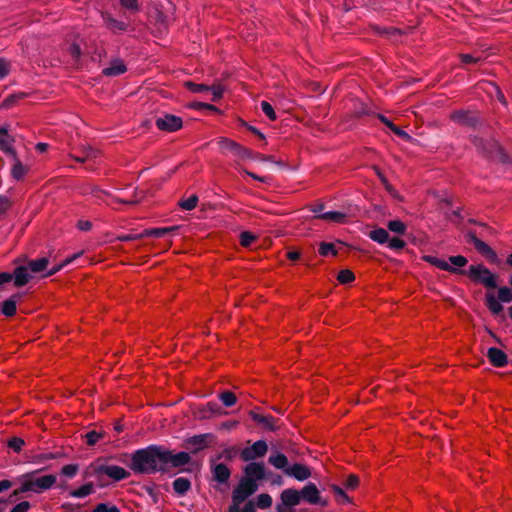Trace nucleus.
<instances>
[{
  "instance_id": "412c9836",
  "label": "nucleus",
  "mask_w": 512,
  "mask_h": 512,
  "mask_svg": "<svg viewBox=\"0 0 512 512\" xmlns=\"http://www.w3.org/2000/svg\"><path fill=\"white\" fill-rule=\"evenodd\" d=\"M472 142L478 152L486 157H490L497 147V143L495 141H485L478 137H474Z\"/></svg>"
},
{
  "instance_id": "338daca9",
  "label": "nucleus",
  "mask_w": 512,
  "mask_h": 512,
  "mask_svg": "<svg viewBox=\"0 0 512 512\" xmlns=\"http://www.w3.org/2000/svg\"><path fill=\"white\" fill-rule=\"evenodd\" d=\"M10 72V64L3 58H0V79L5 78Z\"/></svg>"
},
{
  "instance_id": "6ab92c4d",
  "label": "nucleus",
  "mask_w": 512,
  "mask_h": 512,
  "mask_svg": "<svg viewBox=\"0 0 512 512\" xmlns=\"http://www.w3.org/2000/svg\"><path fill=\"white\" fill-rule=\"evenodd\" d=\"M14 142L15 139L8 133V128L0 127V150L7 155L15 156Z\"/></svg>"
},
{
  "instance_id": "69168bd1",
  "label": "nucleus",
  "mask_w": 512,
  "mask_h": 512,
  "mask_svg": "<svg viewBox=\"0 0 512 512\" xmlns=\"http://www.w3.org/2000/svg\"><path fill=\"white\" fill-rule=\"evenodd\" d=\"M106 195H107L106 192H104L100 189H97V188H93L91 191V197L93 198L94 202H96V203H100V202L104 201V198Z\"/></svg>"
},
{
  "instance_id": "6e6d98bb",
  "label": "nucleus",
  "mask_w": 512,
  "mask_h": 512,
  "mask_svg": "<svg viewBox=\"0 0 512 512\" xmlns=\"http://www.w3.org/2000/svg\"><path fill=\"white\" fill-rule=\"evenodd\" d=\"M209 87H210L209 91H211V93H212L211 101H213V102L219 101L223 97V93H224L223 86L221 84H214Z\"/></svg>"
},
{
  "instance_id": "e2e57ef3",
  "label": "nucleus",
  "mask_w": 512,
  "mask_h": 512,
  "mask_svg": "<svg viewBox=\"0 0 512 512\" xmlns=\"http://www.w3.org/2000/svg\"><path fill=\"white\" fill-rule=\"evenodd\" d=\"M358 485H359V478L355 474H350L344 483L345 488L351 489V490L357 488Z\"/></svg>"
},
{
  "instance_id": "c756f323",
  "label": "nucleus",
  "mask_w": 512,
  "mask_h": 512,
  "mask_svg": "<svg viewBox=\"0 0 512 512\" xmlns=\"http://www.w3.org/2000/svg\"><path fill=\"white\" fill-rule=\"evenodd\" d=\"M49 264L48 257H41L33 260H29L27 266L33 273H40L47 269Z\"/></svg>"
},
{
  "instance_id": "5fc2aeb1",
  "label": "nucleus",
  "mask_w": 512,
  "mask_h": 512,
  "mask_svg": "<svg viewBox=\"0 0 512 512\" xmlns=\"http://www.w3.org/2000/svg\"><path fill=\"white\" fill-rule=\"evenodd\" d=\"M498 300L500 302L509 303L512 301V290L506 286L500 287L498 290Z\"/></svg>"
},
{
  "instance_id": "dca6fc26",
  "label": "nucleus",
  "mask_w": 512,
  "mask_h": 512,
  "mask_svg": "<svg viewBox=\"0 0 512 512\" xmlns=\"http://www.w3.org/2000/svg\"><path fill=\"white\" fill-rule=\"evenodd\" d=\"M249 416L257 424L261 425L265 430L276 431L278 429L279 419L271 415H261L256 410L249 411Z\"/></svg>"
},
{
  "instance_id": "4c0bfd02",
  "label": "nucleus",
  "mask_w": 512,
  "mask_h": 512,
  "mask_svg": "<svg viewBox=\"0 0 512 512\" xmlns=\"http://www.w3.org/2000/svg\"><path fill=\"white\" fill-rule=\"evenodd\" d=\"M387 228L398 235H404L407 230V226L401 220H391L387 223Z\"/></svg>"
},
{
  "instance_id": "f704fd0d",
  "label": "nucleus",
  "mask_w": 512,
  "mask_h": 512,
  "mask_svg": "<svg viewBox=\"0 0 512 512\" xmlns=\"http://www.w3.org/2000/svg\"><path fill=\"white\" fill-rule=\"evenodd\" d=\"M486 305L491 313L495 315H498L503 310V306L501 305L498 298L491 294L487 295L486 297Z\"/></svg>"
},
{
  "instance_id": "473e14b6",
  "label": "nucleus",
  "mask_w": 512,
  "mask_h": 512,
  "mask_svg": "<svg viewBox=\"0 0 512 512\" xmlns=\"http://www.w3.org/2000/svg\"><path fill=\"white\" fill-rule=\"evenodd\" d=\"M26 97H27V93H25V92H18V93L11 94L3 100L1 107L5 108V109H9V108L13 107L19 100H22Z\"/></svg>"
},
{
  "instance_id": "603ef678",
  "label": "nucleus",
  "mask_w": 512,
  "mask_h": 512,
  "mask_svg": "<svg viewBox=\"0 0 512 512\" xmlns=\"http://www.w3.org/2000/svg\"><path fill=\"white\" fill-rule=\"evenodd\" d=\"M237 452L238 448L235 446L226 447L225 449H223L221 454L217 456V459L224 458L227 461H231L236 456Z\"/></svg>"
},
{
  "instance_id": "a18cd8bd",
  "label": "nucleus",
  "mask_w": 512,
  "mask_h": 512,
  "mask_svg": "<svg viewBox=\"0 0 512 512\" xmlns=\"http://www.w3.org/2000/svg\"><path fill=\"white\" fill-rule=\"evenodd\" d=\"M198 196L197 195H191L187 199H183L179 202V206L184 210H193L197 204H198Z\"/></svg>"
},
{
  "instance_id": "c9c22d12",
  "label": "nucleus",
  "mask_w": 512,
  "mask_h": 512,
  "mask_svg": "<svg viewBox=\"0 0 512 512\" xmlns=\"http://www.w3.org/2000/svg\"><path fill=\"white\" fill-rule=\"evenodd\" d=\"M218 398L225 407H232L237 403L236 395L229 390L221 392Z\"/></svg>"
},
{
  "instance_id": "58836bf2",
  "label": "nucleus",
  "mask_w": 512,
  "mask_h": 512,
  "mask_svg": "<svg viewBox=\"0 0 512 512\" xmlns=\"http://www.w3.org/2000/svg\"><path fill=\"white\" fill-rule=\"evenodd\" d=\"M331 490L333 491V493L335 495V499H336L337 503L346 504V503L351 502L350 497L345 493V491L341 487H339L337 485H332Z\"/></svg>"
},
{
  "instance_id": "6e6552de",
  "label": "nucleus",
  "mask_w": 512,
  "mask_h": 512,
  "mask_svg": "<svg viewBox=\"0 0 512 512\" xmlns=\"http://www.w3.org/2000/svg\"><path fill=\"white\" fill-rule=\"evenodd\" d=\"M301 496L299 490L288 488L281 492L280 503L276 505V512H293L292 507L299 505Z\"/></svg>"
},
{
  "instance_id": "20e7f679",
  "label": "nucleus",
  "mask_w": 512,
  "mask_h": 512,
  "mask_svg": "<svg viewBox=\"0 0 512 512\" xmlns=\"http://www.w3.org/2000/svg\"><path fill=\"white\" fill-rule=\"evenodd\" d=\"M217 144L220 152L224 155L230 154L234 157L236 163L248 160L253 156V151L251 149L242 146L230 138L220 137L217 140Z\"/></svg>"
},
{
  "instance_id": "f03ea898",
  "label": "nucleus",
  "mask_w": 512,
  "mask_h": 512,
  "mask_svg": "<svg viewBox=\"0 0 512 512\" xmlns=\"http://www.w3.org/2000/svg\"><path fill=\"white\" fill-rule=\"evenodd\" d=\"M40 471L35 470L19 476L18 482L20 486L14 490L13 496L28 492L40 494L51 489L56 483V476L52 474L39 476Z\"/></svg>"
},
{
  "instance_id": "b1692460",
  "label": "nucleus",
  "mask_w": 512,
  "mask_h": 512,
  "mask_svg": "<svg viewBox=\"0 0 512 512\" xmlns=\"http://www.w3.org/2000/svg\"><path fill=\"white\" fill-rule=\"evenodd\" d=\"M268 463L275 467L276 469L283 470L284 473L285 470L289 468L287 456L278 451L269 456Z\"/></svg>"
},
{
  "instance_id": "a878e982",
  "label": "nucleus",
  "mask_w": 512,
  "mask_h": 512,
  "mask_svg": "<svg viewBox=\"0 0 512 512\" xmlns=\"http://www.w3.org/2000/svg\"><path fill=\"white\" fill-rule=\"evenodd\" d=\"M318 219L342 224L347 221V215L339 211H329L315 216Z\"/></svg>"
},
{
  "instance_id": "79ce46f5",
  "label": "nucleus",
  "mask_w": 512,
  "mask_h": 512,
  "mask_svg": "<svg viewBox=\"0 0 512 512\" xmlns=\"http://www.w3.org/2000/svg\"><path fill=\"white\" fill-rule=\"evenodd\" d=\"M80 255V253H77V254H74L73 256L71 257H68L66 258L64 261H62L60 264H57L55 266H53L47 273H46V276H52L54 274H56L57 272H59L62 268H64L65 266H67L68 264H70L72 261H74L78 256Z\"/></svg>"
},
{
  "instance_id": "7c9ffc66",
  "label": "nucleus",
  "mask_w": 512,
  "mask_h": 512,
  "mask_svg": "<svg viewBox=\"0 0 512 512\" xmlns=\"http://www.w3.org/2000/svg\"><path fill=\"white\" fill-rule=\"evenodd\" d=\"M371 240L379 243V244H385L389 240V233L384 228H375L371 230L368 234Z\"/></svg>"
},
{
  "instance_id": "9b49d317",
  "label": "nucleus",
  "mask_w": 512,
  "mask_h": 512,
  "mask_svg": "<svg viewBox=\"0 0 512 512\" xmlns=\"http://www.w3.org/2000/svg\"><path fill=\"white\" fill-rule=\"evenodd\" d=\"M299 493L301 500H304L311 505H320L322 507H326L328 505L327 501L322 499L317 486L312 482L306 484L301 490H299Z\"/></svg>"
},
{
  "instance_id": "7ed1b4c3",
  "label": "nucleus",
  "mask_w": 512,
  "mask_h": 512,
  "mask_svg": "<svg viewBox=\"0 0 512 512\" xmlns=\"http://www.w3.org/2000/svg\"><path fill=\"white\" fill-rule=\"evenodd\" d=\"M259 485L247 479H240L232 491V503L228 512H255V503L248 500L241 508L240 505L258 490Z\"/></svg>"
},
{
  "instance_id": "f3484780",
  "label": "nucleus",
  "mask_w": 512,
  "mask_h": 512,
  "mask_svg": "<svg viewBox=\"0 0 512 512\" xmlns=\"http://www.w3.org/2000/svg\"><path fill=\"white\" fill-rule=\"evenodd\" d=\"M213 438L214 436L211 433L194 435L185 440V445L187 448H192L193 453H196L208 447L207 439L212 440Z\"/></svg>"
},
{
  "instance_id": "c85d7f7f",
  "label": "nucleus",
  "mask_w": 512,
  "mask_h": 512,
  "mask_svg": "<svg viewBox=\"0 0 512 512\" xmlns=\"http://www.w3.org/2000/svg\"><path fill=\"white\" fill-rule=\"evenodd\" d=\"M95 492V487L92 482L85 483L77 489L69 492V496L73 498H85Z\"/></svg>"
},
{
  "instance_id": "4468645a",
  "label": "nucleus",
  "mask_w": 512,
  "mask_h": 512,
  "mask_svg": "<svg viewBox=\"0 0 512 512\" xmlns=\"http://www.w3.org/2000/svg\"><path fill=\"white\" fill-rule=\"evenodd\" d=\"M210 470L212 474L213 481L217 482L218 484H227L230 477H231V471L228 468L226 464L218 463L215 464L214 460H210Z\"/></svg>"
},
{
  "instance_id": "ea45409f",
  "label": "nucleus",
  "mask_w": 512,
  "mask_h": 512,
  "mask_svg": "<svg viewBox=\"0 0 512 512\" xmlns=\"http://www.w3.org/2000/svg\"><path fill=\"white\" fill-rule=\"evenodd\" d=\"M272 497L267 493L259 494L256 498L255 508L258 507L260 509L270 508L272 505Z\"/></svg>"
},
{
  "instance_id": "72a5a7b5",
  "label": "nucleus",
  "mask_w": 512,
  "mask_h": 512,
  "mask_svg": "<svg viewBox=\"0 0 512 512\" xmlns=\"http://www.w3.org/2000/svg\"><path fill=\"white\" fill-rule=\"evenodd\" d=\"M97 156H98V151L93 149L90 146L84 148L83 154L80 156L70 155V157L73 158L78 163H85L90 159L96 158Z\"/></svg>"
},
{
  "instance_id": "bf43d9fd",
  "label": "nucleus",
  "mask_w": 512,
  "mask_h": 512,
  "mask_svg": "<svg viewBox=\"0 0 512 512\" xmlns=\"http://www.w3.org/2000/svg\"><path fill=\"white\" fill-rule=\"evenodd\" d=\"M119 1H120L121 6L127 10H130L133 12H138L140 10L138 0H119Z\"/></svg>"
},
{
  "instance_id": "1a4fd4ad",
  "label": "nucleus",
  "mask_w": 512,
  "mask_h": 512,
  "mask_svg": "<svg viewBox=\"0 0 512 512\" xmlns=\"http://www.w3.org/2000/svg\"><path fill=\"white\" fill-rule=\"evenodd\" d=\"M267 452V442L265 440H258L240 451V459L244 462H255L254 460L264 457Z\"/></svg>"
},
{
  "instance_id": "39448f33",
  "label": "nucleus",
  "mask_w": 512,
  "mask_h": 512,
  "mask_svg": "<svg viewBox=\"0 0 512 512\" xmlns=\"http://www.w3.org/2000/svg\"><path fill=\"white\" fill-rule=\"evenodd\" d=\"M422 259L441 270L456 274H464L465 270L459 268L466 266L468 263L467 258L462 255L450 256L449 262L432 255H424Z\"/></svg>"
},
{
  "instance_id": "e433bc0d",
  "label": "nucleus",
  "mask_w": 512,
  "mask_h": 512,
  "mask_svg": "<svg viewBox=\"0 0 512 512\" xmlns=\"http://www.w3.org/2000/svg\"><path fill=\"white\" fill-rule=\"evenodd\" d=\"M176 230V227L152 228L144 231L145 236L160 238Z\"/></svg>"
},
{
  "instance_id": "a19ab883",
  "label": "nucleus",
  "mask_w": 512,
  "mask_h": 512,
  "mask_svg": "<svg viewBox=\"0 0 512 512\" xmlns=\"http://www.w3.org/2000/svg\"><path fill=\"white\" fill-rule=\"evenodd\" d=\"M86 444L89 446L95 445L98 441L104 438V433L92 430L84 435Z\"/></svg>"
},
{
  "instance_id": "0eeeda50",
  "label": "nucleus",
  "mask_w": 512,
  "mask_h": 512,
  "mask_svg": "<svg viewBox=\"0 0 512 512\" xmlns=\"http://www.w3.org/2000/svg\"><path fill=\"white\" fill-rule=\"evenodd\" d=\"M464 275H467L472 282L482 284L486 288L497 287V276L482 264L470 265Z\"/></svg>"
},
{
  "instance_id": "0e129e2a",
  "label": "nucleus",
  "mask_w": 512,
  "mask_h": 512,
  "mask_svg": "<svg viewBox=\"0 0 512 512\" xmlns=\"http://www.w3.org/2000/svg\"><path fill=\"white\" fill-rule=\"evenodd\" d=\"M203 411H207L211 414L220 415L221 414V407L216 402H208Z\"/></svg>"
},
{
  "instance_id": "cd10ccee",
  "label": "nucleus",
  "mask_w": 512,
  "mask_h": 512,
  "mask_svg": "<svg viewBox=\"0 0 512 512\" xmlns=\"http://www.w3.org/2000/svg\"><path fill=\"white\" fill-rule=\"evenodd\" d=\"M106 27L112 32H122L127 30V24L113 18L111 15H103Z\"/></svg>"
},
{
  "instance_id": "8fccbe9b",
  "label": "nucleus",
  "mask_w": 512,
  "mask_h": 512,
  "mask_svg": "<svg viewBox=\"0 0 512 512\" xmlns=\"http://www.w3.org/2000/svg\"><path fill=\"white\" fill-rule=\"evenodd\" d=\"M319 254L323 257H326L328 255H336L337 251L335 249L334 244L332 243H326L322 242L319 247Z\"/></svg>"
},
{
  "instance_id": "f257e3e1",
  "label": "nucleus",
  "mask_w": 512,
  "mask_h": 512,
  "mask_svg": "<svg viewBox=\"0 0 512 512\" xmlns=\"http://www.w3.org/2000/svg\"><path fill=\"white\" fill-rule=\"evenodd\" d=\"M191 461L188 452L173 453L161 445H149L132 453L129 468L136 474L165 473L170 468H180Z\"/></svg>"
},
{
  "instance_id": "c03bdc74",
  "label": "nucleus",
  "mask_w": 512,
  "mask_h": 512,
  "mask_svg": "<svg viewBox=\"0 0 512 512\" xmlns=\"http://www.w3.org/2000/svg\"><path fill=\"white\" fill-rule=\"evenodd\" d=\"M184 86L192 93H202L210 90L208 85L202 83H194L192 81H186Z\"/></svg>"
},
{
  "instance_id": "13d9d810",
  "label": "nucleus",
  "mask_w": 512,
  "mask_h": 512,
  "mask_svg": "<svg viewBox=\"0 0 512 512\" xmlns=\"http://www.w3.org/2000/svg\"><path fill=\"white\" fill-rule=\"evenodd\" d=\"M387 244L392 250H401L406 246V242L398 237H389Z\"/></svg>"
},
{
  "instance_id": "680f3d73",
  "label": "nucleus",
  "mask_w": 512,
  "mask_h": 512,
  "mask_svg": "<svg viewBox=\"0 0 512 512\" xmlns=\"http://www.w3.org/2000/svg\"><path fill=\"white\" fill-rule=\"evenodd\" d=\"M12 206L10 198L0 195V216L5 214Z\"/></svg>"
},
{
  "instance_id": "423d86ee",
  "label": "nucleus",
  "mask_w": 512,
  "mask_h": 512,
  "mask_svg": "<svg viewBox=\"0 0 512 512\" xmlns=\"http://www.w3.org/2000/svg\"><path fill=\"white\" fill-rule=\"evenodd\" d=\"M93 470V475L102 482V477L107 476L113 482H118L127 479L130 473L123 467L112 464L93 463L90 465Z\"/></svg>"
},
{
  "instance_id": "2eb2a0df",
  "label": "nucleus",
  "mask_w": 512,
  "mask_h": 512,
  "mask_svg": "<svg viewBox=\"0 0 512 512\" xmlns=\"http://www.w3.org/2000/svg\"><path fill=\"white\" fill-rule=\"evenodd\" d=\"M450 119L460 125L474 127L478 123V117L468 110H457L450 114Z\"/></svg>"
},
{
  "instance_id": "ddd939ff",
  "label": "nucleus",
  "mask_w": 512,
  "mask_h": 512,
  "mask_svg": "<svg viewBox=\"0 0 512 512\" xmlns=\"http://www.w3.org/2000/svg\"><path fill=\"white\" fill-rule=\"evenodd\" d=\"M468 238H469V242H471L474 245L475 249L480 254L485 256L490 262L497 263L498 256H497L496 252L488 244H486L484 241L479 239L475 235V233H472V232H470L468 234Z\"/></svg>"
},
{
  "instance_id": "3c124183",
  "label": "nucleus",
  "mask_w": 512,
  "mask_h": 512,
  "mask_svg": "<svg viewBox=\"0 0 512 512\" xmlns=\"http://www.w3.org/2000/svg\"><path fill=\"white\" fill-rule=\"evenodd\" d=\"M260 105L263 113L269 118V120L275 121L277 119L276 112L269 102L262 101Z\"/></svg>"
},
{
  "instance_id": "49530a36",
  "label": "nucleus",
  "mask_w": 512,
  "mask_h": 512,
  "mask_svg": "<svg viewBox=\"0 0 512 512\" xmlns=\"http://www.w3.org/2000/svg\"><path fill=\"white\" fill-rule=\"evenodd\" d=\"M354 279H355V275L349 269H343V270L339 271V273L337 275V280L341 284H349L352 281H354Z\"/></svg>"
},
{
  "instance_id": "9d476101",
  "label": "nucleus",
  "mask_w": 512,
  "mask_h": 512,
  "mask_svg": "<svg viewBox=\"0 0 512 512\" xmlns=\"http://www.w3.org/2000/svg\"><path fill=\"white\" fill-rule=\"evenodd\" d=\"M155 125L160 131L175 132L182 128V118L173 114L165 113L155 120Z\"/></svg>"
},
{
  "instance_id": "774afa93",
  "label": "nucleus",
  "mask_w": 512,
  "mask_h": 512,
  "mask_svg": "<svg viewBox=\"0 0 512 512\" xmlns=\"http://www.w3.org/2000/svg\"><path fill=\"white\" fill-rule=\"evenodd\" d=\"M31 507L28 501H22L15 505L10 512H27Z\"/></svg>"
},
{
  "instance_id": "864d4df0",
  "label": "nucleus",
  "mask_w": 512,
  "mask_h": 512,
  "mask_svg": "<svg viewBox=\"0 0 512 512\" xmlns=\"http://www.w3.org/2000/svg\"><path fill=\"white\" fill-rule=\"evenodd\" d=\"M256 241V236L249 231H244L240 234V244L243 247H249Z\"/></svg>"
},
{
  "instance_id": "de8ad7c7",
  "label": "nucleus",
  "mask_w": 512,
  "mask_h": 512,
  "mask_svg": "<svg viewBox=\"0 0 512 512\" xmlns=\"http://www.w3.org/2000/svg\"><path fill=\"white\" fill-rule=\"evenodd\" d=\"M7 445L14 452L20 453L23 446L25 445V441L20 437H12L7 441Z\"/></svg>"
},
{
  "instance_id": "393cba45",
  "label": "nucleus",
  "mask_w": 512,
  "mask_h": 512,
  "mask_svg": "<svg viewBox=\"0 0 512 512\" xmlns=\"http://www.w3.org/2000/svg\"><path fill=\"white\" fill-rule=\"evenodd\" d=\"M18 299H19V295L18 294H14L9 299L5 300L2 303L1 314L5 315L7 317L14 316L16 314V311H17V301H18Z\"/></svg>"
},
{
  "instance_id": "052dcab7",
  "label": "nucleus",
  "mask_w": 512,
  "mask_h": 512,
  "mask_svg": "<svg viewBox=\"0 0 512 512\" xmlns=\"http://www.w3.org/2000/svg\"><path fill=\"white\" fill-rule=\"evenodd\" d=\"M459 57L464 65L477 64L482 61L481 57H475L471 54H460Z\"/></svg>"
},
{
  "instance_id": "4be33fe9",
  "label": "nucleus",
  "mask_w": 512,
  "mask_h": 512,
  "mask_svg": "<svg viewBox=\"0 0 512 512\" xmlns=\"http://www.w3.org/2000/svg\"><path fill=\"white\" fill-rule=\"evenodd\" d=\"M28 266H18L14 269V272L11 273L13 275L14 285L16 287H22L26 285L30 279L31 275L29 274Z\"/></svg>"
},
{
  "instance_id": "4d7b16f0",
  "label": "nucleus",
  "mask_w": 512,
  "mask_h": 512,
  "mask_svg": "<svg viewBox=\"0 0 512 512\" xmlns=\"http://www.w3.org/2000/svg\"><path fill=\"white\" fill-rule=\"evenodd\" d=\"M190 107L193 109H196V110H209V111H213L216 113L221 112L220 109L218 107H216L215 105H212L209 103H204V102H194L191 104Z\"/></svg>"
},
{
  "instance_id": "09e8293b",
  "label": "nucleus",
  "mask_w": 512,
  "mask_h": 512,
  "mask_svg": "<svg viewBox=\"0 0 512 512\" xmlns=\"http://www.w3.org/2000/svg\"><path fill=\"white\" fill-rule=\"evenodd\" d=\"M91 512H121L120 509L110 503H99Z\"/></svg>"
},
{
  "instance_id": "f8f14e48",
  "label": "nucleus",
  "mask_w": 512,
  "mask_h": 512,
  "mask_svg": "<svg viewBox=\"0 0 512 512\" xmlns=\"http://www.w3.org/2000/svg\"><path fill=\"white\" fill-rule=\"evenodd\" d=\"M244 476L241 479L250 480L254 484L265 478V466L263 462H248L243 469Z\"/></svg>"
},
{
  "instance_id": "37998d69",
  "label": "nucleus",
  "mask_w": 512,
  "mask_h": 512,
  "mask_svg": "<svg viewBox=\"0 0 512 512\" xmlns=\"http://www.w3.org/2000/svg\"><path fill=\"white\" fill-rule=\"evenodd\" d=\"M79 471V464H67L61 468L60 474L67 478H74Z\"/></svg>"
},
{
  "instance_id": "5701e85b",
  "label": "nucleus",
  "mask_w": 512,
  "mask_h": 512,
  "mask_svg": "<svg viewBox=\"0 0 512 512\" xmlns=\"http://www.w3.org/2000/svg\"><path fill=\"white\" fill-rule=\"evenodd\" d=\"M127 71V67L123 60L115 59L110 65L102 70L104 76H119Z\"/></svg>"
},
{
  "instance_id": "aec40b11",
  "label": "nucleus",
  "mask_w": 512,
  "mask_h": 512,
  "mask_svg": "<svg viewBox=\"0 0 512 512\" xmlns=\"http://www.w3.org/2000/svg\"><path fill=\"white\" fill-rule=\"evenodd\" d=\"M487 358L495 367H504L508 362L506 353L496 347H490L487 351Z\"/></svg>"
},
{
  "instance_id": "2f4dec72",
  "label": "nucleus",
  "mask_w": 512,
  "mask_h": 512,
  "mask_svg": "<svg viewBox=\"0 0 512 512\" xmlns=\"http://www.w3.org/2000/svg\"><path fill=\"white\" fill-rule=\"evenodd\" d=\"M14 159H15V162L13 164V167H12V170H11V174H12V177L15 179V180H21L23 179V177L25 176V174L27 173L28 169L27 167H25L21 161L17 158V156H13Z\"/></svg>"
},
{
  "instance_id": "a211bd4d",
  "label": "nucleus",
  "mask_w": 512,
  "mask_h": 512,
  "mask_svg": "<svg viewBox=\"0 0 512 512\" xmlns=\"http://www.w3.org/2000/svg\"><path fill=\"white\" fill-rule=\"evenodd\" d=\"M311 469L307 465L294 463L285 470V475L298 481H305L311 477Z\"/></svg>"
},
{
  "instance_id": "bb28decb",
  "label": "nucleus",
  "mask_w": 512,
  "mask_h": 512,
  "mask_svg": "<svg viewBox=\"0 0 512 512\" xmlns=\"http://www.w3.org/2000/svg\"><path fill=\"white\" fill-rule=\"evenodd\" d=\"M172 486L176 494L184 496L191 489V482L188 478L178 477L173 481Z\"/></svg>"
}]
</instances>
